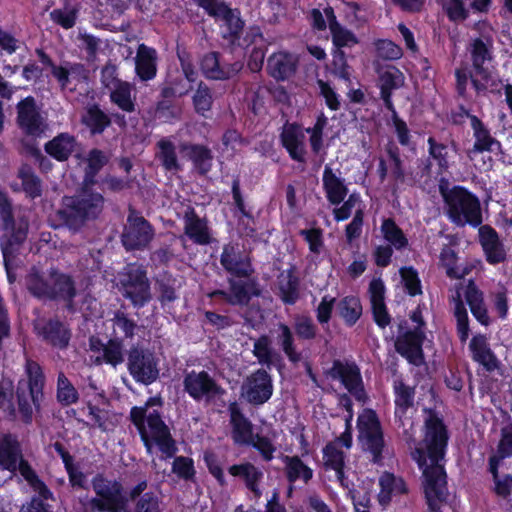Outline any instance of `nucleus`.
Listing matches in <instances>:
<instances>
[{
  "mask_svg": "<svg viewBox=\"0 0 512 512\" xmlns=\"http://www.w3.org/2000/svg\"><path fill=\"white\" fill-rule=\"evenodd\" d=\"M470 124L473 129V137L475 139L473 147L468 151V156L473 158L474 155L483 152L497 153L501 149L500 142L495 139L483 122L475 115L469 116Z\"/></svg>",
  "mask_w": 512,
  "mask_h": 512,
  "instance_id": "22",
  "label": "nucleus"
},
{
  "mask_svg": "<svg viewBox=\"0 0 512 512\" xmlns=\"http://www.w3.org/2000/svg\"><path fill=\"white\" fill-rule=\"evenodd\" d=\"M57 399L62 405H71L78 401L79 394L63 372L58 374Z\"/></svg>",
  "mask_w": 512,
  "mask_h": 512,
  "instance_id": "62",
  "label": "nucleus"
},
{
  "mask_svg": "<svg viewBox=\"0 0 512 512\" xmlns=\"http://www.w3.org/2000/svg\"><path fill=\"white\" fill-rule=\"evenodd\" d=\"M425 428L424 440L411 456L422 470L429 512H442L447 499L444 462L448 433L442 420L432 413L425 420Z\"/></svg>",
  "mask_w": 512,
  "mask_h": 512,
  "instance_id": "1",
  "label": "nucleus"
},
{
  "mask_svg": "<svg viewBox=\"0 0 512 512\" xmlns=\"http://www.w3.org/2000/svg\"><path fill=\"white\" fill-rule=\"evenodd\" d=\"M50 273L47 276L41 275L36 270H31L26 278L27 289L35 297L49 299L51 288Z\"/></svg>",
  "mask_w": 512,
  "mask_h": 512,
  "instance_id": "57",
  "label": "nucleus"
},
{
  "mask_svg": "<svg viewBox=\"0 0 512 512\" xmlns=\"http://www.w3.org/2000/svg\"><path fill=\"white\" fill-rule=\"evenodd\" d=\"M427 143L430 164L435 163L439 174L446 172L450 167L452 158L449 147L443 143L437 142L433 137H429Z\"/></svg>",
  "mask_w": 512,
  "mask_h": 512,
  "instance_id": "46",
  "label": "nucleus"
},
{
  "mask_svg": "<svg viewBox=\"0 0 512 512\" xmlns=\"http://www.w3.org/2000/svg\"><path fill=\"white\" fill-rule=\"evenodd\" d=\"M424 333L416 332V336L412 335V339H405L397 343V351L408 359L410 363L419 365L422 362L421 341Z\"/></svg>",
  "mask_w": 512,
  "mask_h": 512,
  "instance_id": "55",
  "label": "nucleus"
},
{
  "mask_svg": "<svg viewBox=\"0 0 512 512\" xmlns=\"http://www.w3.org/2000/svg\"><path fill=\"white\" fill-rule=\"evenodd\" d=\"M357 428L358 440L362 448L372 455L373 462H380L384 449V438L376 413L371 409L363 410L358 416Z\"/></svg>",
  "mask_w": 512,
  "mask_h": 512,
  "instance_id": "8",
  "label": "nucleus"
},
{
  "mask_svg": "<svg viewBox=\"0 0 512 512\" xmlns=\"http://www.w3.org/2000/svg\"><path fill=\"white\" fill-rule=\"evenodd\" d=\"M469 349L472 353V359L483 365L488 371L497 367V358L490 349L488 338L485 335L477 334L473 336L469 343Z\"/></svg>",
  "mask_w": 512,
  "mask_h": 512,
  "instance_id": "36",
  "label": "nucleus"
},
{
  "mask_svg": "<svg viewBox=\"0 0 512 512\" xmlns=\"http://www.w3.org/2000/svg\"><path fill=\"white\" fill-rule=\"evenodd\" d=\"M1 206V215L4 221L5 228H12L11 236L6 240L1 242V250L3 254V258L5 264H7L9 258L14 253V246H19L27 237L28 231V221L21 219L18 223L17 227H14V223L11 215V206L7 202V200H3L0 203Z\"/></svg>",
  "mask_w": 512,
  "mask_h": 512,
  "instance_id": "18",
  "label": "nucleus"
},
{
  "mask_svg": "<svg viewBox=\"0 0 512 512\" xmlns=\"http://www.w3.org/2000/svg\"><path fill=\"white\" fill-rule=\"evenodd\" d=\"M206 13L216 21H222L227 28L229 36H237L243 29L244 22L240 13L233 10L218 0H194Z\"/></svg>",
  "mask_w": 512,
  "mask_h": 512,
  "instance_id": "16",
  "label": "nucleus"
},
{
  "mask_svg": "<svg viewBox=\"0 0 512 512\" xmlns=\"http://www.w3.org/2000/svg\"><path fill=\"white\" fill-rule=\"evenodd\" d=\"M338 314L348 326L354 325L362 314V306L359 298L346 296L336 305Z\"/></svg>",
  "mask_w": 512,
  "mask_h": 512,
  "instance_id": "52",
  "label": "nucleus"
},
{
  "mask_svg": "<svg viewBox=\"0 0 512 512\" xmlns=\"http://www.w3.org/2000/svg\"><path fill=\"white\" fill-rule=\"evenodd\" d=\"M19 178L22 181L24 192L32 199L40 197L42 194V185L39 177L28 166H23L19 170Z\"/></svg>",
  "mask_w": 512,
  "mask_h": 512,
  "instance_id": "60",
  "label": "nucleus"
},
{
  "mask_svg": "<svg viewBox=\"0 0 512 512\" xmlns=\"http://www.w3.org/2000/svg\"><path fill=\"white\" fill-rule=\"evenodd\" d=\"M380 95L385 107L395 114V108L392 102V91L400 88L404 84V75L396 67H388L379 75Z\"/></svg>",
  "mask_w": 512,
  "mask_h": 512,
  "instance_id": "29",
  "label": "nucleus"
},
{
  "mask_svg": "<svg viewBox=\"0 0 512 512\" xmlns=\"http://www.w3.org/2000/svg\"><path fill=\"white\" fill-rule=\"evenodd\" d=\"M183 220L184 233L191 241L199 245L210 243L211 237L207 223L196 214L194 208L186 207Z\"/></svg>",
  "mask_w": 512,
  "mask_h": 512,
  "instance_id": "24",
  "label": "nucleus"
},
{
  "mask_svg": "<svg viewBox=\"0 0 512 512\" xmlns=\"http://www.w3.org/2000/svg\"><path fill=\"white\" fill-rule=\"evenodd\" d=\"M494 40L484 41L483 39H472L470 53L472 68H458L455 71L456 89L460 96L467 97V88L471 84L476 94L485 93L489 88L493 89L495 81L491 72L484 67L486 62L493 59Z\"/></svg>",
  "mask_w": 512,
  "mask_h": 512,
  "instance_id": "3",
  "label": "nucleus"
},
{
  "mask_svg": "<svg viewBox=\"0 0 512 512\" xmlns=\"http://www.w3.org/2000/svg\"><path fill=\"white\" fill-rule=\"evenodd\" d=\"M243 64L240 61L227 64L220 59L217 52L205 54L201 60V70L205 77L213 80H227L236 76Z\"/></svg>",
  "mask_w": 512,
  "mask_h": 512,
  "instance_id": "20",
  "label": "nucleus"
},
{
  "mask_svg": "<svg viewBox=\"0 0 512 512\" xmlns=\"http://www.w3.org/2000/svg\"><path fill=\"white\" fill-rule=\"evenodd\" d=\"M297 66V59L293 54L285 51L273 53L267 61L269 74L276 80H286L291 77Z\"/></svg>",
  "mask_w": 512,
  "mask_h": 512,
  "instance_id": "30",
  "label": "nucleus"
},
{
  "mask_svg": "<svg viewBox=\"0 0 512 512\" xmlns=\"http://www.w3.org/2000/svg\"><path fill=\"white\" fill-rule=\"evenodd\" d=\"M154 236V231L149 222L142 216L131 211L124 232L122 243L128 250L145 248Z\"/></svg>",
  "mask_w": 512,
  "mask_h": 512,
  "instance_id": "14",
  "label": "nucleus"
},
{
  "mask_svg": "<svg viewBox=\"0 0 512 512\" xmlns=\"http://www.w3.org/2000/svg\"><path fill=\"white\" fill-rule=\"evenodd\" d=\"M127 365L130 375L138 383L149 385L156 381L159 376L157 359L147 349L131 348L128 354Z\"/></svg>",
  "mask_w": 512,
  "mask_h": 512,
  "instance_id": "11",
  "label": "nucleus"
},
{
  "mask_svg": "<svg viewBox=\"0 0 512 512\" xmlns=\"http://www.w3.org/2000/svg\"><path fill=\"white\" fill-rule=\"evenodd\" d=\"M253 355L257 358L258 362L270 368L274 362L275 352L271 347V341L268 336L263 335L255 340L253 345Z\"/></svg>",
  "mask_w": 512,
  "mask_h": 512,
  "instance_id": "63",
  "label": "nucleus"
},
{
  "mask_svg": "<svg viewBox=\"0 0 512 512\" xmlns=\"http://www.w3.org/2000/svg\"><path fill=\"white\" fill-rule=\"evenodd\" d=\"M273 394L271 375L264 369H258L245 378L241 386V397L253 405H262Z\"/></svg>",
  "mask_w": 512,
  "mask_h": 512,
  "instance_id": "12",
  "label": "nucleus"
},
{
  "mask_svg": "<svg viewBox=\"0 0 512 512\" xmlns=\"http://www.w3.org/2000/svg\"><path fill=\"white\" fill-rule=\"evenodd\" d=\"M232 438L237 444H249L253 438L250 421L240 412L236 403L229 406Z\"/></svg>",
  "mask_w": 512,
  "mask_h": 512,
  "instance_id": "38",
  "label": "nucleus"
},
{
  "mask_svg": "<svg viewBox=\"0 0 512 512\" xmlns=\"http://www.w3.org/2000/svg\"><path fill=\"white\" fill-rule=\"evenodd\" d=\"M324 13L328 20L334 49L342 50V48H351L358 44L356 35L338 23L331 7L326 8Z\"/></svg>",
  "mask_w": 512,
  "mask_h": 512,
  "instance_id": "33",
  "label": "nucleus"
},
{
  "mask_svg": "<svg viewBox=\"0 0 512 512\" xmlns=\"http://www.w3.org/2000/svg\"><path fill=\"white\" fill-rule=\"evenodd\" d=\"M35 328L38 334L53 347L59 349L66 348L70 341V330L64 323L58 320H49L43 326L37 324Z\"/></svg>",
  "mask_w": 512,
  "mask_h": 512,
  "instance_id": "31",
  "label": "nucleus"
},
{
  "mask_svg": "<svg viewBox=\"0 0 512 512\" xmlns=\"http://www.w3.org/2000/svg\"><path fill=\"white\" fill-rule=\"evenodd\" d=\"M135 71L143 81L153 79L157 73V52L145 44H140L135 57Z\"/></svg>",
  "mask_w": 512,
  "mask_h": 512,
  "instance_id": "32",
  "label": "nucleus"
},
{
  "mask_svg": "<svg viewBox=\"0 0 512 512\" xmlns=\"http://www.w3.org/2000/svg\"><path fill=\"white\" fill-rule=\"evenodd\" d=\"M282 462L284 464L285 476L290 483L302 481L307 484L313 478V470L298 456L284 455Z\"/></svg>",
  "mask_w": 512,
  "mask_h": 512,
  "instance_id": "41",
  "label": "nucleus"
},
{
  "mask_svg": "<svg viewBox=\"0 0 512 512\" xmlns=\"http://www.w3.org/2000/svg\"><path fill=\"white\" fill-rule=\"evenodd\" d=\"M345 454L336 444H327L323 449V464L326 470L335 472L336 480L343 488L350 489L351 483L345 476Z\"/></svg>",
  "mask_w": 512,
  "mask_h": 512,
  "instance_id": "28",
  "label": "nucleus"
},
{
  "mask_svg": "<svg viewBox=\"0 0 512 512\" xmlns=\"http://www.w3.org/2000/svg\"><path fill=\"white\" fill-rule=\"evenodd\" d=\"M479 240L489 264L496 265L506 260V248L493 228L488 225L481 226Z\"/></svg>",
  "mask_w": 512,
  "mask_h": 512,
  "instance_id": "21",
  "label": "nucleus"
},
{
  "mask_svg": "<svg viewBox=\"0 0 512 512\" xmlns=\"http://www.w3.org/2000/svg\"><path fill=\"white\" fill-rule=\"evenodd\" d=\"M62 203L60 218L70 229L78 230L86 221L93 220L101 214L105 200L101 193L84 188L74 196L64 197Z\"/></svg>",
  "mask_w": 512,
  "mask_h": 512,
  "instance_id": "4",
  "label": "nucleus"
},
{
  "mask_svg": "<svg viewBox=\"0 0 512 512\" xmlns=\"http://www.w3.org/2000/svg\"><path fill=\"white\" fill-rule=\"evenodd\" d=\"M464 295L471 313L476 320L484 326L489 325L490 317L488 316V312L484 304L483 293L477 288L472 280H469L468 284L465 286Z\"/></svg>",
  "mask_w": 512,
  "mask_h": 512,
  "instance_id": "40",
  "label": "nucleus"
},
{
  "mask_svg": "<svg viewBox=\"0 0 512 512\" xmlns=\"http://www.w3.org/2000/svg\"><path fill=\"white\" fill-rule=\"evenodd\" d=\"M379 485L381 489L378 494V501L383 507L391 502L393 496L406 492L404 481L389 473L380 477Z\"/></svg>",
  "mask_w": 512,
  "mask_h": 512,
  "instance_id": "43",
  "label": "nucleus"
},
{
  "mask_svg": "<svg viewBox=\"0 0 512 512\" xmlns=\"http://www.w3.org/2000/svg\"><path fill=\"white\" fill-rule=\"evenodd\" d=\"M276 341L290 362L298 363L302 360V354L296 348L294 334L287 324L277 325Z\"/></svg>",
  "mask_w": 512,
  "mask_h": 512,
  "instance_id": "42",
  "label": "nucleus"
},
{
  "mask_svg": "<svg viewBox=\"0 0 512 512\" xmlns=\"http://www.w3.org/2000/svg\"><path fill=\"white\" fill-rule=\"evenodd\" d=\"M229 473L232 476L242 478L246 488L251 494V497L255 501L260 500L262 497V489L260 487V483L264 477V473L261 469L257 468L251 463H244L239 465H232L229 468Z\"/></svg>",
  "mask_w": 512,
  "mask_h": 512,
  "instance_id": "25",
  "label": "nucleus"
},
{
  "mask_svg": "<svg viewBox=\"0 0 512 512\" xmlns=\"http://www.w3.org/2000/svg\"><path fill=\"white\" fill-rule=\"evenodd\" d=\"M53 448L61 457L72 486L83 487L85 483V475L78 469V467L74 465L73 456L70 455L68 451H66L60 442L54 443Z\"/></svg>",
  "mask_w": 512,
  "mask_h": 512,
  "instance_id": "56",
  "label": "nucleus"
},
{
  "mask_svg": "<svg viewBox=\"0 0 512 512\" xmlns=\"http://www.w3.org/2000/svg\"><path fill=\"white\" fill-rule=\"evenodd\" d=\"M119 293L131 302L133 307H144L152 298L150 281L146 270L136 264H128L116 277Z\"/></svg>",
  "mask_w": 512,
  "mask_h": 512,
  "instance_id": "7",
  "label": "nucleus"
},
{
  "mask_svg": "<svg viewBox=\"0 0 512 512\" xmlns=\"http://www.w3.org/2000/svg\"><path fill=\"white\" fill-rule=\"evenodd\" d=\"M77 147V141L69 133H60L45 146V152L57 161H66L74 153Z\"/></svg>",
  "mask_w": 512,
  "mask_h": 512,
  "instance_id": "34",
  "label": "nucleus"
},
{
  "mask_svg": "<svg viewBox=\"0 0 512 512\" xmlns=\"http://www.w3.org/2000/svg\"><path fill=\"white\" fill-rule=\"evenodd\" d=\"M184 391L195 401L210 403L221 398L225 390L206 371H191L183 379Z\"/></svg>",
  "mask_w": 512,
  "mask_h": 512,
  "instance_id": "10",
  "label": "nucleus"
},
{
  "mask_svg": "<svg viewBox=\"0 0 512 512\" xmlns=\"http://www.w3.org/2000/svg\"><path fill=\"white\" fill-rule=\"evenodd\" d=\"M90 345L92 350L102 351V360L107 364L115 367L124 360L123 346L118 340H109L106 344H103L100 341L91 339Z\"/></svg>",
  "mask_w": 512,
  "mask_h": 512,
  "instance_id": "48",
  "label": "nucleus"
},
{
  "mask_svg": "<svg viewBox=\"0 0 512 512\" xmlns=\"http://www.w3.org/2000/svg\"><path fill=\"white\" fill-rule=\"evenodd\" d=\"M512 457V427L502 429L501 440L498 445L497 454L490 457L489 469L494 478H497V470L501 460Z\"/></svg>",
  "mask_w": 512,
  "mask_h": 512,
  "instance_id": "51",
  "label": "nucleus"
},
{
  "mask_svg": "<svg viewBox=\"0 0 512 512\" xmlns=\"http://www.w3.org/2000/svg\"><path fill=\"white\" fill-rule=\"evenodd\" d=\"M180 150L200 174H206L211 170L213 155L206 146L184 143L180 146Z\"/></svg>",
  "mask_w": 512,
  "mask_h": 512,
  "instance_id": "35",
  "label": "nucleus"
},
{
  "mask_svg": "<svg viewBox=\"0 0 512 512\" xmlns=\"http://www.w3.org/2000/svg\"><path fill=\"white\" fill-rule=\"evenodd\" d=\"M328 374L332 379L339 380L358 401L364 400L362 377L360 369L355 363L336 360Z\"/></svg>",
  "mask_w": 512,
  "mask_h": 512,
  "instance_id": "15",
  "label": "nucleus"
},
{
  "mask_svg": "<svg viewBox=\"0 0 512 512\" xmlns=\"http://www.w3.org/2000/svg\"><path fill=\"white\" fill-rule=\"evenodd\" d=\"M393 391L395 396V419L398 427L403 429V435L407 443H415L414 424L411 417L415 396L414 388L406 385L402 380H395Z\"/></svg>",
  "mask_w": 512,
  "mask_h": 512,
  "instance_id": "9",
  "label": "nucleus"
},
{
  "mask_svg": "<svg viewBox=\"0 0 512 512\" xmlns=\"http://www.w3.org/2000/svg\"><path fill=\"white\" fill-rule=\"evenodd\" d=\"M157 146L159 148L158 157L163 167L168 171H177L180 165L177 160L174 144L168 139H161Z\"/></svg>",
  "mask_w": 512,
  "mask_h": 512,
  "instance_id": "61",
  "label": "nucleus"
},
{
  "mask_svg": "<svg viewBox=\"0 0 512 512\" xmlns=\"http://www.w3.org/2000/svg\"><path fill=\"white\" fill-rule=\"evenodd\" d=\"M229 290H214L208 294L210 298H221L234 306H246L252 297L258 296L260 290L253 279H228Z\"/></svg>",
  "mask_w": 512,
  "mask_h": 512,
  "instance_id": "13",
  "label": "nucleus"
},
{
  "mask_svg": "<svg viewBox=\"0 0 512 512\" xmlns=\"http://www.w3.org/2000/svg\"><path fill=\"white\" fill-rule=\"evenodd\" d=\"M82 121L90 129L92 134L102 133L111 124L108 115L97 105H92L87 108Z\"/></svg>",
  "mask_w": 512,
  "mask_h": 512,
  "instance_id": "54",
  "label": "nucleus"
},
{
  "mask_svg": "<svg viewBox=\"0 0 512 512\" xmlns=\"http://www.w3.org/2000/svg\"><path fill=\"white\" fill-rule=\"evenodd\" d=\"M50 282L52 283V290H50L49 299L72 301V299L75 297L76 289L71 276L56 270H51Z\"/></svg>",
  "mask_w": 512,
  "mask_h": 512,
  "instance_id": "39",
  "label": "nucleus"
},
{
  "mask_svg": "<svg viewBox=\"0 0 512 512\" xmlns=\"http://www.w3.org/2000/svg\"><path fill=\"white\" fill-rule=\"evenodd\" d=\"M160 397H151L144 407H133L131 419L139 430L148 453L152 454L153 446H157L163 458H172L177 452V446L171 437L169 428L161 419L160 413L152 407H160Z\"/></svg>",
  "mask_w": 512,
  "mask_h": 512,
  "instance_id": "2",
  "label": "nucleus"
},
{
  "mask_svg": "<svg viewBox=\"0 0 512 512\" xmlns=\"http://www.w3.org/2000/svg\"><path fill=\"white\" fill-rule=\"evenodd\" d=\"M440 192L447 206V215L454 224L477 227L482 223L480 201L471 192L460 186L447 190L442 185Z\"/></svg>",
  "mask_w": 512,
  "mask_h": 512,
  "instance_id": "5",
  "label": "nucleus"
},
{
  "mask_svg": "<svg viewBox=\"0 0 512 512\" xmlns=\"http://www.w3.org/2000/svg\"><path fill=\"white\" fill-rule=\"evenodd\" d=\"M22 459V452L16 437L5 435L0 441V467L14 472Z\"/></svg>",
  "mask_w": 512,
  "mask_h": 512,
  "instance_id": "37",
  "label": "nucleus"
},
{
  "mask_svg": "<svg viewBox=\"0 0 512 512\" xmlns=\"http://www.w3.org/2000/svg\"><path fill=\"white\" fill-rule=\"evenodd\" d=\"M132 92V85L123 82L110 91V100L119 109L131 113L135 110V97L132 96Z\"/></svg>",
  "mask_w": 512,
  "mask_h": 512,
  "instance_id": "50",
  "label": "nucleus"
},
{
  "mask_svg": "<svg viewBox=\"0 0 512 512\" xmlns=\"http://www.w3.org/2000/svg\"><path fill=\"white\" fill-rule=\"evenodd\" d=\"M283 146L290 157L298 162L306 159V134L303 128L296 124L287 125L281 135Z\"/></svg>",
  "mask_w": 512,
  "mask_h": 512,
  "instance_id": "23",
  "label": "nucleus"
},
{
  "mask_svg": "<svg viewBox=\"0 0 512 512\" xmlns=\"http://www.w3.org/2000/svg\"><path fill=\"white\" fill-rule=\"evenodd\" d=\"M17 110L19 126L26 134L40 136L44 133L47 125L36 106L34 98L27 97L20 101Z\"/></svg>",
  "mask_w": 512,
  "mask_h": 512,
  "instance_id": "19",
  "label": "nucleus"
},
{
  "mask_svg": "<svg viewBox=\"0 0 512 512\" xmlns=\"http://www.w3.org/2000/svg\"><path fill=\"white\" fill-rule=\"evenodd\" d=\"M232 194L235 206L243 214V218L239 222V232L244 237L255 238L256 228L254 219L245 211L244 200L240 192V183L238 179L233 180Z\"/></svg>",
  "mask_w": 512,
  "mask_h": 512,
  "instance_id": "44",
  "label": "nucleus"
},
{
  "mask_svg": "<svg viewBox=\"0 0 512 512\" xmlns=\"http://www.w3.org/2000/svg\"><path fill=\"white\" fill-rule=\"evenodd\" d=\"M26 373L28 376V388L30 396L35 405L38 403V397L44 385V375L38 363L28 360L26 363Z\"/></svg>",
  "mask_w": 512,
  "mask_h": 512,
  "instance_id": "58",
  "label": "nucleus"
},
{
  "mask_svg": "<svg viewBox=\"0 0 512 512\" xmlns=\"http://www.w3.org/2000/svg\"><path fill=\"white\" fill-rule=\"evenodd\" d=\"M95 496L90 506L98 512H129L128 498L121 481L97 474L91 481Z\"/></svg>",
  "mask_w": 512,
  "mask_h": 512,
  "instance_id": "6",
  "label": "nucleus"
},
{
  "mask_svg": "<svg viewBox=\"0 0 512 512\" xmlns=\"http://www.w3.org/2000/svg\"><path fill=\"white\" fill-rule=\"evenodd\" d=\"M369 297L375 322L381 328L390 324V316L385 305V285L381 278H374L369 284Z\"/></svg>",
  "mask_w": 512,
  "mask_h": 512,
  "instance_id": "26",
  "label": "nucleus"
},
{
  "mask_svg": "<svg viewBox=\"0 0 512 512\" xmlns=\"http://www.w3.org/2000/svg\"><path fill=\"white\" fill-rule=\"evenodd\" d=\"M453 305V314L457 323V332L461 342H466L469 337V318L467 310L462 301L461 292L459 289L451 296L450 299Z\"/></svg>",
  "mask_w": 512,
  "mask_h": 512,
  "instance_id": "47",
  "label": "nucleus"
},
{
  "mask_svg": "<svg viewBox=\"0 0 512 512\" xmlns=\"http://www.w3.org/2000/svg\"><path fill=\"white\" fill-rule=\"evenodd\" d=\"M380 231L385 241L388 242L387 245L394 247V249L402 250L408 246L407 237L394 220L384 219Z\"/></svg>",
  "mask_w": 512,
  "mask_h": 512,
  "instance_id": "49",
  "label": "nucleus"
},
{
  "mask_svg": "<svg viewBox=\"0 0 512 512\" xmlns=\"http://www.w3.org/2000/svg\"><path fill=\"white\" fill-rule=\"evenodd\" d=\"M17 470H19L21 476L27 481L30 487L38 493L40 498L49 499L52 497V493L47 488L45 483L38 477L32 467L28 464L27 461L22 459L17 464Z\"/></svg>",
  "mask_w": 512,
  "mask_h": 512,
  "instance_id": "53",
  "label": "nucleus"
},
{
  "mask_svg": "<svg viewBox=\"0 0 512 512\" xmlns=\"http://www.w3.org/2000/svg\"><path fill=\"white\" fill-rule=\"evenodd\" d=\"M364 209L365 205L361 200V196L358 193H352L340 207L334 209L333 214L336 221H344L353 213L354 215L358 214V210H361L364 214Z\"/></svg>",
  "mask_w": 512,
  "mask_h": 512,
  "instance_id": "59",
  "label": "nucleus"
},
{
  "mask_svg": "<svg viewBox=\"0 0 512 512\" xmlns=\"http://www.w3.org/2000/svg\"><path fill=\"white\" fill-rule=\"evenodd\" d=\"M322 182L326 198L332 205H339L344 201L348 194V188L340 173L334 172L329 165H326L323 171Z\"/></svg>",
  "mask_w": 512,
  "mask_h": 512,
  "instance_id": "27",
  "label": "nucleus"
},
{
  "mask_svg": "<svg viewBox=\"0 0 512 512\" xmlns=\"http://www.w3.org/2000/svg\"><path fill=\"white\" fill-rule=\"evenodd\" d=\"M440 264L450 278L460 279L468 275L470 268L467 265L458 264L456 252L449 246H445L440 252Z\"/></svg>",
  "mask_w": 512,
  "mask_h": 512,
  "instance_id": "45",
  "label": "nucleus"
},
{
  "mask_svg": "<svg viewBox=\"0 0 512 512\" xmlns=\"http://www.w3.org/2000/svg\"><path fill=\"white\" fill-rule=\"evenodd\" d=\"M220 263L232 277L248 278L253 273L250 259L238 244L229 243L223 247Z\"/></svg>",
  "mask_w": 512,
  "mask_h": 512,
  "instance_id": "17",
  "label": "nucleus"
},
{
  "mask_svg": "<svg viewBox=\"0 0 512 512\" xmlns=\"http://www.w3.org/2000/svg\"><path fill=\"white\" fill-rule=\"evenodd\" d=\"M133 512H162L161 498L154 492H145L133 500Z\"/></svg>",
  "mask_w": 512,
  "mask_h": 512,
  "instance_id": "64",
  "label": "nucleus"
}]
</instances>
